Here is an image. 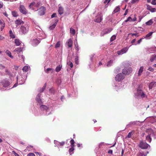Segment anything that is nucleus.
I'll return each mask as SVG.
<instances>
[{"label":"nucleus","mask_w":156,"mask_h":156,"mask_svg":"<svg viewBox=\"0 0 156 156\" xmlns=\"http://www.w3.org/2000/svg\"><path fill=\"white\" fill-rule=\"evenodd\" d=\"M152 137H153L154 139H156V133H154L152 130H151L146 136V140L149 143H151L152 140Z\"/></svg>","instance_id":"nucleus-1"},{"label":"nucleus","mask_w":156,"mask_h":156,"mask_svg":"<svg viewBox=\"0 0 156 156\" xmlns=\"http://www.w3.org/2000/svg\"><path fill=\"white\" fill-rule=\"evenodd\" d=\"M132 71V69L130 67L125 68L122 69V73L125 75H129Z\"/></svg>","instance_id":"nucleus-2"},{"label":"nucleus","mask_w":156,"mask_h":156,"mask_svg":"<svg viewBox=\"0 0 156 156\" xmlns=\"http://www.w3.org/2000/svg\"><path fill=\"white\" fill-rule=\"evenodd\" d=\"M125 77L123 74L121 73H119L115 77V80L118 82H120L123 80Z\"/></svg>","instance_id":"nucleus-3"},{"label":"nucleus","mask_w":156,"mask_h":156,"mask_svg":"<svg viewBox=\"0 0 156 156\" xmlns=\"http://www.w3.org/2000/svg\"><path fill=\"white\" fill-rule=\"evenodd\" d=\"M139 147L142 149H146L150 146L147 144L146 142L143 141H141L139 145Z\"/></svg>","instance_id":"nucleus-4"},{"label":"nucleus","mask_w":156,"mask_h":156,"mask_svg":"<svg viewBox=\"0 0 156 156\" xmlns=\"http://www.w3.org/2000/svg\"><path fill=\"white\" fill-rule=\"evenodd\" d=\"M19 10L20 12L23 14L26 15L27 13V11L26 9L25 6L23 5H20L19 8Z\"/></svg>","instance_id":"nucleus-5"},{"label":"nucleus","mask_w":156,"mask_h":156,"mask_svg":"<svg viewBox=\"0 0 156 156\" xmlns=\"http://www.w3.org/2000/svg\"><path fill=\"white\" fill-rule=\"evenodd\" d=\"M28 27H26L24 26H22L20 28V31L23 34H25L28 32Z\"/></svg>","instance_id":"nucleus-6"},{"label":"nucleus","mask_w":156,"mask_h":156,"mask_svg":"<svg viewBox=\"0 0 156 156\" xmlns=\"http://www.w3.org/2000/svg\"><path fill=\"white\" fill-rule=\"evenodd\" d=\"M136 95L138 96H140L142 98H144L145 96V94L143 90L139 89H137Z\"/></svg>","instance_id":"nucleus-7"},{"label":"nucleus","mask_w":156,"mask_h":156,"mask_svg":"<svg viewBox=\"0 0 156 156\" xmlns=\"http://www.w3.org/2000/svg\"><path fill=\"white\" fill-rule=\"evenodd\" d=\"M45 10V8L44 7L42 6L39 9H38L37 10L38 15L40 16L44 15V11Z\"/></svg>","instance_id":"nucleus-8"},{"label":"nucleus","mask_w":156,"mask_h":156,"mask_svg":"<svg viewBox=\"0 0 156 156\" xmlns=\"http://www.w3.org/2000/svg\"><path fill=\"white\" fill-rule=\"evenodd\" d=\"M3 86L4 87H7L9 86V82L7 80H3L1 83Z\"/></svg>","instance_id":"nucleus-9"},{"label":"nucleus","mask_w":156,"mask_h":156,"mask_svg":"<svg viewBox=\"0 0 156 156\" xmlns=\"http://www.w3.org/2000/svg\"><path fill=\"white\" fill-rule=\"evenodd\" d=\"M128 48H124L121 50L120 51H117V53L119 55H122L123 54L126 53L128 50Z\"/></svg>","instance_id":"nucleus-10"},{"label":"nucleus","mask_w":156,"mask_h":156,"mask_svg":"<svg viewBox=\"0 0 156 156\" xmlns=\"http://www.w3.org/2000/svg\"><path fill=\"white\" fill-rule=\"evenodd\" d=\"M147 9L150 11L151 12H156V9L155 8H152L151 6L148 5H147Z\"/></svg>","instance_id":"nucleus-11"},{"label":"nucleus","mask_w":156,"mask_h":156,"mask_svg":"<svg viewBox=\"0 0 156 156\" xmlns=\"http://www.w3.org/2000/svg\"><path fill=\"white\" fill-rule=\"evenodd\" d=\"M156 85V82L155 81H153L151 82L149 85V89H152L153 87H155Z\"/></svg>","instance_id":"nucleus-12"},{"label":"nucleus","mask_w":156,"mask_h":156,"mask_svg":"<svg viewBox=\"0 0 156 156\" xmlns=\"http://www.w3.org/2000/svg\"><path fill=\"white\" fill-rule=\"evenodd\" d=\"M0 25L1 26V30L2 31L5 27V23L3 20L0 19Z\"/></svg>","instance_id":"nucleus-13"},{"label":"nucleus","mask_w":156,"mask_h":156,"mask_svg":"<svg viewBox=\"0 0 156 156\" xmlns=\"http://www.w3.org/2000/svg\"><path fill=\"white\" fill-rule=\"evenodd\" d=\"M40 42L38 40H32V44L34 46H36Z\"/></svg>","instance_id":"nucleus-14"},{"label":"nucleus","mask_w":156,"mask_h":156,"mask_svg":"<svg viewBox=\"0 0 156 156\" xmlns=\"http://www.w3.org/2000/svg\"><path fill=\"white\" fill-rule=\"evenodd\" d=\"M15 23L17 25L16 26H17L21 24H23L24 22L21 20L18 19L15 21Z\"/></svg>","instance_id":"nucleus-15"},{"label":"nucleus","mask_w":156,"mask_h":156,"mask_svg":"<svg viewBox=\"0 0 156 156\" xmlns=\"http://www.w3.org/2000/svg\"><path fill=\"white\" fill-rule=\"evenodd\" d=\"M58 12L60 15H62L63 13L64 9L61 6H59L58 8Z\"/></svg>","instance_id":"nucleus-16"},{"label":"nucleus","mask_w":156,"mask_h":156,"mask_svg":"<svg viewBox=\"0 0 156 156\" xmlns=\"http://www.w3.org/2000/svg\"><path fill=\"white\" fill-rule=\"evenodd\" d=\"M156 48H148L147 51V53L149 54L151 53H152L153 52L155 51Z\"/></svg>","instance_id":"nucleus-17"},{"label":"nucleus","mask_w":156,"mask_h":156,"mask_svg":"<svg viewBox=\"0 0 156 156\" xmlns=\"http://www.w3.org/2000/svg\"><path fill=\"white\" fill-rule=\"evenodd\" d=\"M138 34H129V37H132L131 38H134V39H135L136 38V36H138Z\"/></svg>","instance_id":"nucleus-18"},{"label":"nucleus","mask_w":156,"mask_h":156,"mask_svg":"<svg viewBox=\"0 0 156 156\" xmlns=\"http://www.w3.org/2000/svg\"><path fill=\"white\" fill-rule=\"evenodd\" d=\"M66 44H67L69 48L73 46V41L72 40H69Z\"/></svg>","instance_id":"nucleus-19"},{"label":"nucleus","mask_w":156,"mask_h":156,"mask_svg":"<svg viewBox=\"0 0 156 156\" xmlns=\"http://www.w3.org/2000/svg\"><path fill=\"white\" fill-rule=\"evenodd\" d=\"M156 60V54H154L151 55V57L150 61L152 62Z\"/></svg>","instance_id":"nucleus-20"},{"label":"nucleus","mask_w":156,"mask_h":156,"mask_svg":"<svg viewBox=\"0 0 156 156\" xmlns=\"http://www.w3.org/2000/svg\"><path fill=\"white\" fill-rule=\"evenodd\" d=\"M40 98V96L38 94L37 96L36 97V100L37 102H38V103L41 104L42 103V102Z\"/></svg>","instance_id":"nucleus-21"},{"label":"nucleus","mask_w":156,"mask_h":156,"mask_svg":"<svg viewBox=\"0 0 156 156\" xmlns=\"http://www.w3.org/2000/svg\"><path fill=\"white\" fill-rule=\"evenodd\" d=\"M22 49L21 48H16L14 50V51L16 52L18 54L20 53L22 51Z\"/></svg>","instance_id":"nucleus-22"},{"label":"nucleus","mask_w":156,"mask_h":156,"mask_svg":"<svg viewBox=\"0 0 156 156\" xmlns=\"http://www.w3.org/2000/svg\"><path fill=\"white\" fill-rule=\"evenodd\" d=\"M112 30V29L111 28L109 29H105L103 30V32L105 34H106L110 33Z\"/></svg>","instance_id":"nucleus-23"},{"label":"nucleus","mask_w":156,"mask_h":156,"mask_svg":"<svg viewBox=\"0 0 156 156\" xmlns=\"http://www.w3.org/2000/svg\"><path fill=\"white\" fill-rule=\"evenodd\" d=\"M5 53L7 55L12 58H13V57L10 51L8 50H7L5 51Z\"/></svg>","instance_id":"nucleus-24"},{"label":"nucleus","mask_w":156,"mask_h":156,"mask_svg":"<svg viewBox=\"0 0 156 156\" xmlns=\"http://www.w3.org/2000/svg\"><path fill=\"white\" fill-rule=\"evenodd\" d=\"M9 36L11 38H15V36L14 33L12 32V30H10L9 31Z\"/></svg>","instance_id":"nucleus-25"},{"label":"nucleus","mask_w":156,"mask_h":156,"mask_svg":"<svg viewBox=\"0 0 156 156\" xmlns=\"http://www.w3.org/2000/svg\"><path fill=\"white\" fill-rule=\"evenodd\" d=\"M74 150V147H71L69 149V152L70 155H71L73 154Z\"/></svg>","instance_id":"nucleus-26"},{"label":"nucleus","mask_w":156,"mask_h":156,"mask_svg":"<svg viewBox=\"0 0 156 156\" xmlns=\"http://www.w3.org/2000/svg\"><path fill=\"white\" fill-rule=\"evenodd\" d=\"M143 69L144 67L143 66H141L138 71V76H140L141 75V73L143 71Z\"/></svg>","instance_id":"nucleus-27"},{"label":"nucleus","mask_w":156,"mask_h":156,"mask_svg":"<svg viewBox=\"0 0 156 156\" xmlns=\"http://www.w3.org/2000/svg\"><path fill=\"white\" fill-rule=\"evenodd\" d=\"M40 108L41 110H47L48 109V108L46 105H41L40 107Z\"/></svg>","instance_id":"nucleus-28"},{"label":"nucleus","mask_w":156,"mask_h":156,"mask_svg":"<svg viewBox=\"0 0 156 156\" xmlns=\"http://www.w3.org/2000/svg\"><path fill=\"white\" fill-rule=\"evenodd\" d=\"M57 22H58V21L56 22L53 25H52L50 26L49 27V29L50 30H52L55 27H56V25L57 24Z\"/></svg>","instance_id":"nucleus-29"},{"label":"nucleus","mask_w":156,"mask_h":156,"mask_svg":"<svg viewBox=\"0 0 156 156\" xmlns=\"http://www.w3.org/2000/svg\"><path fill=\"white\" fill-rule=\"evenodd\" d=\"M153 23V20L152 19H151V20H150L149 21H148L146 22L145 23V24L147 25H149H149H151V24H152Z\"/></svg>","instance_id":"nucleus-30"},{"label":"nucleus","mask_w":156,"mask_h":156,"mask_svg":"<svg viewBox=\"0 0 156 156\" xmlns=\"http://www.w3.org/2000/svg\"><path fill=\"white\" fill-rule=\"evenodd\" d=\"M62 67V65H59L55 69V71L56 72H59L61 69Z\"/></svg>","instance_id":"nucleus-31"},{"label":"nucleus","mask_w":156,"mask_h":156,"mask_svg":"<svg viewBox=\"0 0 156 156\" xmlns=\"http://www.w3.org/2000/svg\"><path fill=\"white\" fill-rule=\"evenodd\" d=\"M54 69L52 68H48L46 69L45 70V72L47 73H49V72L50 71L51 73H52L53 72Z\"/></svg>","instance_id":"nucleus-32"},{"label":"nucleus","mask_w":156,"mask_h":156,"mask_svg":"<svg viewBox=\"0 0 156 156\" xmlns=\"http://www.w3.org/2000/svg\"><path fill=\"white\" fill-rule=\"evenodd\" d=\"M35 3L34 2H33L31 3L29 5V7L30 9H34V6L35 5Z\"/></svg>","instance_id":"nucleus-33"},{"label":"nucleus","mask_w":156,"mask_h":156,"mask_svg":"<svg viewBox=\"0 0 156 156\" xmlns=\"http://www.w3.org/2000/svg\"><path fill=\"white\" fill-rule=\"evenodd\" d=\"M12 15L13 16L15 17H16L18 16V15L17 12L15 11H13L12 12Z\"/></svg>","instance_id":"nucleus-34"},{"label":"nucleus","mask_w":156,"mask_h":156,"mask_svg":"<svg viewBox=\"0 0 156 156\" xmlns=\"http://www.w3.org/2000/svg\"><path fill=\"white\" fill-rule=\"evenodd\" d=\"M120 8H119V6H117L114 10L113 12H114V13H115L119 12L120 11Z\"/></svg>","instance_id":"nucleus-35"},{"label":"nucleus","mask_w":156,"mask_h":156,"mask_svg":"<svg viewBox=\"0 0 156 156\" xmlns=\"http://www.w3.org/2000/svg\"><path fill=\"white\" fill-rule=\"evenodd\" d=\"M70 33L71 34L74 35L75 34V30L74 29H73L72 28H71L70 29Z\"/></svg>","instance_id":"nucleus-36"},{"label":"nucleus","mask_w":156,"mask_h":156,"mask_svg":"<svg viewBox=\"0 0 156 156\" xmlns=\"http://www.w3.org/2000/svg\"><path fill=\"white\" fill-rule=\"evenodd\" d=\"M71 147H74L75 141L73 139H72L70 141Z\"/></svg>","instance_id":"nucleus-37"},{"label":"nucleus","mask_w":156,"mask_h":156,"mask_svg":"<svg viewBox=\"0 0 156 156\" xmlns=\"http://www.w3.org/2000/svg\"><path fill=\"white\" fill-rule=\"evenodd\" d=\"M47 85L46 83H45L43 86V87L40 90V91L41 92H43L45 89Z\"/></svg>","instance_id":"nucleus-38"},{"label":"nucleus","mask_w":156,"mask_h":156,"mask_svg":"<svg viewBox=\"0 0 156 156\" xmlns=\"http://www.w3.org/2000/svg\"><path fill=\"white\" fill-rule=\"evenodd\" d=\"M113 62V61L112 60H110L109 62H108L107 65V66L109 67L112 66Z\"/></svg>","instance_id":"nucleus-39"},{"label":"nucleus","mask_w":156,"mask_h":156,"mask_svg":"<svg viewBox=\"0 0 156 156\" xmlns=\"http://www.w3.org/2000/svg\"><path fill=\"white\" fill-rule=\"evenodd\" d=\"M28 66H24L23 68L22 69L23 72H26L28 70Z\"/></svg>","instance_id":"nucleus-40"},{"label":"nucleus","mask_w":156,"mask_h":156,"mask_svg":"<svg viewBox=\"0 0 156 156\" xmlns=\"http://www.w3.org/2000/svg\"><path fill=\"white\" fill-rule=\"evenodd\" d=\"M15 43L17 46H19L21 44L20 40H15Z\"/></svg>","instance_id":"nucleus-41"},{"label":"nucleus","mask_w":156,"mask_h":156,"mask_svg":"<svg viewBox=\"0 0 156 156\" xmlns=\"http://www.w3.org/2000/svg\"><path fill=\"white\" fill-rule=\"evenodd\" d=\"M67 65L69 66L71 68H73V64L72 62L71 61H69L67 62Z\"/></svg>","instance_id":"nucleus-42"},{"label":"nucleus","mask_w":156,"mask_h":156,"mask_svg":"<svg viewBox=\"0 0 156 156\" xmlns=\"http://www.w3.org/2000/svg\"><path fill=\"white\" fill-rule=\"evenodd\" d=\"M138 156H146V155H144L143 152H140L137 154Z\"/></svg>","instance_id":"nucleus-43"},{"label":"nucleus","mask_w":156,"mask_h":156,"mask_svg":"<svg viewBox=\"0 0 156 156\" xmlns=\"http://www.w3.org/2000/svg\"><path fill=\"white\" fill-rule=\"evenodd\" d=\"M75 63L78 65L79 64V58L78 56H76L75 58Z\"/></svg>","instance_id":"nucleus-44"},{"label":"nucleus","mask_w":156,"mask_h":156,"mask_svg":"<svg viewBox=\"0 0 156 156\" xmlns=\"http://www.w3.org/2000/svg\"><path fill=\"white\" fill-rule=\"evenodd\" d=\"M100 19L97 20V22H99V23L102 20V13H100Z\"/></svg>","instance_id":"nucleus-45"},{"label":"nucleus","mask_w":156,"mask_h":156,"mask_svg":"<svg viewBox=\"0 0 156 156\" xmlns=\"http://www.w3.org/2000/svg\"><path fill=\"white\" fill-rule=\"evenodd\" d=\"M60 46V41H58L55 45V48H58Z\"/></svg>","instance_id":"nucleus-46"},{"label":"nucleus","mask_w":156,"mask_h":156,"mask_svg":"<svg viewBox=\"0 0 156 156\" xmlns=\"http://www.w3.org/2000/svg\"><path fill=\"white\" fill-rule=\"evenodd\" d=\"M33 146H31V145H30L29 146H27V147L26 149L25 150L30 151V149H32L33 148Z\"/></svg>","instance_id":"nucleus-47"},{"label":"nucleus","mask_w":156,"mask_h":156,"mask_svg":"<svg viewBox=\"0 0 156 156\" xmlns=\"http://www.w3.org/2000/svg\"><path fill=\"white\" fill-rule=\"evenodd\" d=\"M5 66L1 64H0V69L3 70L5 68Z\"/></svg>","instance_id":"nucleus-48"},{"label":"nucleus","mask_w":156,"mask_h":156,"mask_svg":"<svg viewBox=\"0 0 156 156\" xmlns=\"http://www.w3.org/2000/svg\"><path fill=\"white\" fill-rule=\"evenodd\" d=\"M132 20V19L131 17H129L125 21L126 22H127L129 21H131Z\"/></svg>","instance_id":"nucleus-49"},{"label":"nucleus","mask_w":156,"mask_h":156,"mask_svg":"<svg viewBox=\"0 0 156 156\" xmlns=\"http://www.w3.org/2000/svg\"><path fill=\"white\" fill-rule=\"evenodd\" d=\"M152 33H153V32H151L149 33H148V34H147V35H146V38H147V37H150V36H151L152 35Z\"/></svg>","instance_id":"nucleus-50"},{"label":"nucleus","mask_w":156,"mask_h":156,"mask_svg":"<svg viewBox=\"0 0 156 156\" xmlns=\"http://www.w3.org/2000/svg\"><path fill=\"white\" fill-rule=\"evenodd\" d=\"M133 134L132 132H130L128 133L127 135V137L128 138H130L131 136Z\"/></svg>","instance_id":"nucleus-51"},{"label":"nucleus","mask_w":156,"mask_h":156,"mask_svg":"<svg viewBox=\"0 0 156 156\" xmlns=\"http://www.w3.org/2000/svg\"><path fill=\"white\" fill-rule=\"evenodd\" d=\"M111 0H105L104 2V4L107 3V4H108L109 2H110Z\"/></svg>","instance_id":"nucleus-52"},{"label":"nucleus","mask_w":156,"mask_h":156,"mask_svg":"<svg viewBox=\"0 0 156 156\" xmlns=\"http://www.w3.org/2000/svg\"><path fill=\"white\" fill-rule=\"evenodd\" d=\"M27 156H35L34 154L32 153H30L27 155Z\"/></svg>","instance_id":"nucleus-53"},{"label":"nucleus","mask_w":156,"mask_h":156,"mask_svg":"<svg viewBox=\"0 0 156 156\" xmlns=\"http://www.w3.org/2000/svg\"><path fill=\"white\" fill-rule=\"evenodd\" d=\"M148 70L151 72H153L154 70V69L151 67H149L148 69Z\"/></svg>","instance_id":"nucleus-54"},{"label":"nucleus","mask_w":156,"mask_h":156,"mask_svg":"<svg viewBox=\"0 0 156 156\" xmlns=\"http://www.w3.org/2000/svg\"><path fill=\"white\" fill-rule=\"evenodd\" d=\"M151 4L153 5H156V0H152L151 2Z\"/></svg>","instance_id":"nucleus-55"},{"label":"nucleus","mask_w":156,"mask_h":156,"mask_svg":"<svg viewBox=\"0 0 156 156\" xmlns=\"http://www.w3.org/2000/svg\"><path fill=\"white\" fill-rule=\"evenodd\" d=\"M56 16V13H54L51 16V17L52 18L55 17Z\"/></svg>","instance_id":"nucleus-56"},{"label":"nucleus","mask_w":156,"mask_h":156,"mask_svg":"<svg viewBox=\"0 0 156 156\" xmlns=\"http://www.w3.org/2000/svg\"><path fill=\"white\" fill-rule=\"evenodd\" d=\"M65 142H59V144L60 146H63L65 144Z\"/></svg>","instance_id":"nucleus-57"},{"label":"nucleus","mask_w":156,"mask_h":156,"mask_svg":"<svg viewBox=\"0 0 156 156\" xmlns=\"http://www.w3.org/2000/svg\"><path fill=\"white\" fill-rule=\"evenodd\" d=\"M139 1V0H132L131 2V3H134L135 2H138Z\"/></svg>","instance_id":"nucleus-58"},{"label":"nucleus","mask_w":156,"mask_h":156,"mask_svg":"<svg viewBox=\"0 0 156 156\" xmlns=\"http://www.w3.org/2000/svg\"><path fill=\"white\" fill-rule=\"evenodd\" d=\"M112 152H113V151H112V150H110L108 151V153L109 154H112Z\"/></svg>","instance_id":"nucleus-59"},{"label":"nucleus","mask_w":156,"mask_h":156,"mask_svg":"<svg viewBox=\"0 0 156 156\" xmlns=\"http://www.w3.org/2000/svg\"><path fill=\"white\" fill-rule=\"evenodd\" d=\"M116 38V36L115 35H113L112 36L110 39H115Z\"/></svg>","instance_id":"nucleus-60"},{"label":"nucleus","mask_w":156,"mask_h":156,"mask_svg":"<svg viewBox=\"0 0 156 156\" xmlns=\"http://www.w3.org/2000/svg\"><path fill=\"white\" fill-rule=\"evenodd\" d=\"M128 12V10L127 9L126 10L124 14V16L126 15L127 14Z\"/></svg>","instance_id":"nucleus-61"},{"label":"nucleus","mask_w":156,"mask_h":156,"mask_svg":"<svg viewBox=\"0 0 156 156\" xmlns=\"http://www.w3.org/2000/svg\"><path fill=\"white\" fill-rule=\"evenodd\" d=\"M3 4L2 2H0V8H1L3 7Z\"/></svg>","instance_id":"nucleus-62"},{"label":"nucleus","mask_w":156,"mask_h":156,"mask_svg":"<svg viewBox=\"0 0 156 156\" xmlns=\"http://www.w3.org/2000/svg\"><path fill=\"white\" fill-rule=\"evenodd\" d=\"M120 69L121 68H120L117 69L115 70V71L117 72H118Z\"/></svg>","instance_id":"nucleus-63"},{"label":"nucleus","mask_w":156,"mask_h":156,"mask_svg":"<svg viewBox=\"0 0 156 156\" xmlns=\"http://www.w3.org/2000/svg\"><path fill=\"white\" fill-rule=\"evenodd\" d=\"M14 154L15 156H20L18 154H17L15 152H14Z\"/></svg>","instance_id":"nucleus-64"}]
</instances>
